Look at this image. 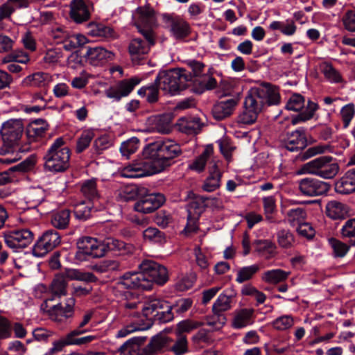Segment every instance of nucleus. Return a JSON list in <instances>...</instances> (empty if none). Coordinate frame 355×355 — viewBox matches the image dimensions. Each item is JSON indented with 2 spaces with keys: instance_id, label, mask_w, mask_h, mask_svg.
Returning a JSON list of instances; mask_svg holds the SVG:
<instances>
[{
  "instance_id": "nucleus-1",
  "label": "nucleus",
  "mask_w": 355,
  "mask_h": 355,
  "mask_svg": "<svg viewBox=\"0 0 355 355\" xmlns=\"http://www.w3.org/2000/svg\"><path fill=\"white\" fill-rule=\"evenodd\" d=\"M182 153L180 146L172 140L157 141L148 144L143 150L142 158L125 166L121 176L137 178L161 173L174 163Z\"/></svg>"
},
{
  "instance_id": "nucleus-2",
  "label": "nucleus",
  "mask_w": 355,
  "mask_h": 355,
  "mask_svg": "<svg viewBox=\"0 0 355 355\" xmlns=\"http://www.w3.org/2000/svg\"><path fill=\"white\" fill-rule=\"evenodd\" d=\"M280 95L277 87L267 83L253 87L248 93L244 101V110L239 116L240 122L252 124L262 112L265 105H278Z\"/></svg>"
},
{
  "instance_id": "nucleus-3",
  "label": "nucleus",
  "mask_w": 355,
  "mask_h": 355,
  "mask_svg": "<svg viewBox=\"0 0 355 355\" xmlns=\"http://www.w3.org/2000/svg\"><path fill=\"white\" fill-rule=\"evenodd\" d=\"M76 244L78 251L75 254V259L79 261L85 260L87 256L92 258H101L104 257L108 251L121 250L125 246L123 241L113 238L100 241L90 236L80 238Z\"/></svg>"
},
{
  "instance_id": "nucleus-4",
  "label": "nucleus",
  "mask_w": 355,
  "mask_h": 355,
  "mask_svg": "<svg viewBox=\"0 0 355 355\" xmlns=\"http://www.w3.org/2000/svg\"><path fill=\"white\" fill-rule=\"evenodd\" d=\"M44 159L45 169L51 172H63L69 167L70 150L62 137H58L51 145Z\"/></svg>"
},
{
  "instance_id": "nucleus-5",
  "label": "nucleus",
  "mask_w": 355,
  "mask_h": 355,
  "mask_svg": "<svg viewBox=\"0 0 355 355\" xmlns=\"http://www.w3.org/2000/svg\"><path fill=\"white\" fill-rule=\"evenodd\" d=\"M191 74L185 69H172L160 71L155 79L159 89L171 95L187 88V83L192 81Z\"/></svg>"
},
{
  "instance_id": "nucleus-6",
  "label": "nucleus",
  "mask_w": 355,
  "mask_h": 355,
  "mask_svg": "<svg viewBox=\"0 0 355 355\" xmlns=\"http://www.w3.org/2000/svg\"><path fill=\"white\" fill-rule=\"evenodd\" d=\"M23 130V124L20 120L12 119L3 123L0 130L3 141V146L1 148L2 154H9L13 151L26 152L28 150L29 147L22 148L19 145Z\"/></svg>"
},
{
  "instance_id": "nucleus-7",
  "label": "nucleus",
  "mask_w": 355,
  "mask_h": 355,
  "mask_svg": "<svg viewBox=\"0 0 355 355\" xmlns=\"http://www.w3.org/2000/svg\"><path fill=\"white\" fill-rule=\"evenodd\" d=\"M145 40L132 39L128 45V53L134 64H140L147 58L150 49L155 44V33L150 31H140Z\"/></svg>"
},
{
  "instance_id": "nucleus-8",
  "label": "nucleus",
  "mask_w": 355,
  "mask_h": 355,
  "mask_svg": "<svg viewBox=\"0 0 355 355\" xmlns=\"http://www.w3.org/2000/svg\"><path fill=\"white\" fill-rule=\"evenodd\" d=\"M173 306L166 301L158 298L148 300L142 307V312L146 318L155 317L160 322H168L173 320Z\"/></svg>"
},
{
  "instance_id": "nucleus-9",
  "label": "nucleus",
  "mask_w": 355,
  "mask_h": 355,
  "mask_svg": "<svg viewBox=\"0 0 355 355\" xmlns=\"http://www.w3.org/2000/svg\"><path fill=\"white\" fill-rule=\"evenodd\" d=\"M145 279L148 281L150 290L153 284L164 285L168 279V270L166 267L152 260H144L139 266Z\"/></svg>"
},
{
  "instance_id": "nucleus-10",
  "label": "nucleus",
  "mask_w": 355,
  "mask_h": 355,
  "mask_svg": "<svg viewBox=\"0 0 355 355\" xmlns=\"http://www.w3.org/2000/svg\"><path fill=\"white\" fill-rule=\"evenodd\" d=\"M61 238L59 233L54 230L44 232L38 239L33 248V254L37 257H42L60 244Z\"/></svg>"
},
{
  "instance_id": "nucleus-11",
  "label": "nucleus",
  "mask_w": 355,
  "mask_h": 355,
  "mask_svg": "<svg viewBox=\"0 0 355 355\" xmlns=\"http://www.w3.org/2000/svg\"><path fill=\"white\" fill-rule=\"evenodd\" d=\"M163 21L167 24L171 35L178 41H183L191 33L190 24L180 16L162 15Z\"/></svg>"
},
{
  "instance_id": "nucleus-12",
  "label": "nucleus",
  "mask_w": 355,
  "mask_h": 355,
  "mask_svg": "<svg viewBox=\"0 0 355 355\" xmlns=\"http://www.w3.org/2000/svg\"><path fill=\"white\" fill-rule=\"evenodd\" d=\"M33 236L28 229L17 230L5 233L4 241L10 248H24L32 243Z\"/></svg>"
},
{
  "instance_id": "nucleus-13",
  "label": "nucleus",
  "mask_w": 355,
  "mask_h": 355,
  "mask_svg": "<svg viewBox=\"0 0 355 355\" xmlns=\"http://www.w3.org/2000/svg\"><path fill=\"white\" fill-rule=\"evenodd\" d=\"M135 24L139 33L144 31L154 33L153 28L157 26L154 10L150 7H139L135 14Z\"/></svg>"
},
{
  "instance_id": "nucleus-14",
  "label": "nucleus",
  "mask_w": 355,
  "mask_h": 355,
  "mask_svg": "<svg viewBox=\"0 0 355 355\" xmlns=\"http://www.w3.org/2000/svg\"><path fill=\"white\" fill-rule=\"evenodd\" d=\"M298 189L303 196L312 197L326 193L329 189V185L315 178H306L299 181Z\"/></svg>"
},
{
  "instance_id": "nucleus-15",
  "label": "nucleus",
  "mask_w": 355,
  "mask_h": 355,
  "mask_svg": "<svg viewBox=\"0 0 355 355\" xmlns=\"http://www.w3.org/2000/svg\"><path fill=\"white\" fill-rule=\"evenodd\" d=\"M165 202V197L159 193L147 194L139 198L134 205L136 211L142 214L152 213Z\"/></svg>"
},
{
  "instance_id": "nucleus-16",
  "label": "nucleus",
  "mask_w": 355,
  "mask_h": 355,
  "mask_svg": "<svg viewBox=\"0 0 355 355\" xmlns=\"http://www.w3.org/2000/svg\"><path fill=\"white\" fill-rule=\"evenodd\" d=\"M140 82L141 79L138 77H132L129 79L120 80L116 85L106 90V96L108 98L120 101L122 98L128 96Z\"/></svg>"
},
{
  "instance_id": "nucleus-17",
  "label": "nucleus",
  "mask_w": 355,
  "mask_h": 355,
  "mask_svg": "<svg viewBox=\"0 0 355 355\" xmlns=\"http://www.w3.org/2000/svg\"><path fill=\"white\" fill-rule=\"evenodd\" d=\"M144 275L141 270L139 272H126L117 282V287L118 288L150 290L149 282Z\"/></svg>"
},
{
  "instance_id": "nucleus-18",
  "label": "nucleus",
  "mask_w": 355,
  "mask_h": 355,
  "mask_svg": "<svg viewBox=\"0 0 355 355\" xmlns=\"http://www.w3.org/2000/svg\"><path fill=\"white\" fill-rule=\"evenodd\" d=\"M76 300L74 297H69L64 304L58 303L51 306L49 311V318L58 322H64L74 315V306Z\"/></svg>"
},
{
  "instance_id": "nucleus-19",
  "label": "nucleus",
  "mask_w": 355,
  "mask_h": 355,
  "mask_svg": "<svg viewBox=\"0 0 355 355\" xmlns=\"http://www.w3.org/2000/svg\"><path fill=\"white\" fill-rule=\"evenodd\" d=\"M172 340L164 334H158L150 338L148 344L141 349V355H157L168 349Z\"/></svg>"
},
{
  "instance_id": "nucleus-20",
  "label": "nucleus",
  "mask_w": 355,
  "mask_h": 355,
  "mask_svg": "<svg viewBox=\"0 0 355 355\" xmlns=\"http://www.w3.org/2000/svg\"><path fill=\"white\" fill-rule=\"evenodd\" d=\"M208 172L209 175L204 182L202 189L207 192H212L220 187L223 175L222 171L218 168L217 162L214 159L209 162Z\"/></svg>"
},
{
  "instance_id": "nucleus-21",
  "label": "nucleus",
  "mask_w": 355,
  "mask_h": 355,
  "mask_svg": "<svg viewBox=\"0 0 355 355\" xmlns=\"http://www.w3.org/2000/svg\"><path fill=\"white\" fill-rule=\"evenodd\" d=\"M87 61L94 66L103 65L114 57V53L103 47L89 48L85 55Z\"/></svg>"
},
{
  "instance_id": "nucleus-22",
  "label": "nucleus",
  "mask_w": 355,
  "mask_h": 355,
  "mask_svg": "<svg viewBox=\"0 0 355 355\" xmlns=\"http://www.w3.org/2000/svg\"><path fill=\"white\" fill-rule=\"evenodd\" d=\"M236 293L232 288L225 290L219 295L212 306V311L214 315H223L222 313L232 308V301L235 297Z\"/></svg>"
},
{
  "instance_id": "nucleus-23",
  "label": "nucleus",
  "mask_w": 355,
  "mask_h": 355,
  "mask_svg": "<svg viewBox=\"0 0 355 355\" xmlns=\"http://www.w3.org/2000/svg\"><path fill=\"white\" fill-rule=\"evenodd\" d=\"M70 17L76 23L87 21L90 17L88 6L83 0H73L70 3Z\"/></svg>"
},
{
  "instance_id": "nucleus-24",
  "label": "nucleus",
  "mask_w": 355,
  "mask_h": 355,
  "mask_svg": "<svg viewBox=\"0 0 355 355\" xmlns=\"http://www.w3.org/2000/svg\"><path fill=\"white\" fill-rule=\"evenodd\" d=\"M284 146L290 151H296L304 148L306 146L304 130L298 129L288 133L285 139Z\"/></svg>"
},
{
  "instance_id": "nucleus-25",
  "label": "nucleus",
  "mask_w": 355,
  "mask_h": 355,
  "mask_svg": "<svg viewBox=\"0 0 355 355\" xmlns=\"http://www.w3.org/2000/svg\"><path fill=\"white\" fill-rule=\"evenodd\" d=\"M335 190L341 194L355 192V168L349 169L335 184Z\"/></svg>"
},
{
  "instance_id": "nucleus-26",
  "label": "nucleus",
  "mask_w": 355,
  "mask_h": 355,
  "mask_svg": "<svg viewBox=\"0 0 355 355\" xmlns=\"http://www.w3.org/2000/svg\"><path fill=\"white\" fill-rule=\"evenodd\" d=\"M237 104L234 98H229L216 103L212 108L213 116L217 120H223L230 116Z\"/></svg>"
},
{
  "instance_id": "nucleus-27",
  "label": "nucleus",
  "mask_w": 355,
  "mask_h": 355,
  "mask_svg": "<svg viewBox=\"0 0 355 355\" xmlns=\"http://www.w3.org/2000/svg\"><path fill=\"white\" fill-rule=\"evenodd\" d=\"M254 318V309H241L234 312L232 326L235 329H241L253 324Z\"/></svg>"
},
{
  "instance_id": "nucleus-28",
  "label": "nucleus",
  "mask_w": 355,
  "mask_h": 355,
  "mask_svg": "<svg viewBox=\"0 0 355 355\" xmlns=\"http://www.w3.org/2000/svg\"><path fill=\"white\" fill-rule=\"evenodd\" d=\"M48 124L43 119L35 120L31 123L26 128V135L30 141H35L44 136L48 129Z\"/></svg>"
},
{
  "instance_id": "nucleus-29",
  "label": "nucleus",
  "mask_w": 355,
  "mask_h": 355,
  "mask_svg": "<svg viewBox=\"0 0 355 355\" xmlns=\"http://www.w3.org/2000/svg\"><path fill=\"white\" fill-rule=\"evenodd\" d=\"M88 33L92 37H100L108 40L116 37L112 28L101 23H89L88 25Z\"/></svg>"
},
{
  "instance_id": "nucleus-30",
  "label": "nucleus",
  "mask_w": 355,
  "mask_h": 355,
  "mask_svg": "<svg viewBox=\"0 0 355 355\" xmlns=\"http://www.w3.org/2000/svg\"><path fill=\"white\" fill-rule=\"evenodd\" d=\"M326 213L332 219H343L347 215L348 209L346 205L337 200H331L326 205Z\"/></svg>"
},
{
  "instance_id": "nucleus-31",
  "label": "nucleus",
  "mask_w": 355,
  "mask_h": 355,
  "mask_svg": "<svg viewBox=\"0 0 355 355\" xmlns=\"http://www.w3.org/2000/svg\"><path fill=\"white\" fill-rule=\"evenodd\" d=\"M319 69L324 78L331 83H340L343 82V77L338 70L333 64L327 61L319 64Z\"/></svg>"
},
{
  "instance_id": "nucleus-32",
  "label": "nucleus",
  "mask_w": 355,
  "mask_h": 355,
  "mask_svg": "<svg viewBox=\"0 0 355 355\" xmlns=\"http://www.w3.org/2000/svg\"><path fill=\"white\" fill-rule=\"evenodd\" d=\"M146 340L144 337H135L126 341L119 348L120 355H141V349H139Z\"/></svg>"
},
{
  "instance_id": "nucleus-33",
  "label": "nucleus",
  "mask_w": 355,
  "mask_h": 355,
  "mask_svg": "<svg viewBox=\"0 0 355 355\" xmlns=\"http://www.w3.org/2000/svg\"><path fill=\"white\" fill-rule=\"evenodd\" d=\"M255 250L265 259H270L273 257L275 254L276 245L270 240L260 239L254 242Z\"/></svg>"
},
{
  "instance_id": "nucleus-34",
  "label": "nucleus",
  "mask_w": 355,
  "mask_h": 355,
  "mask_svg": "<svg viewBox=\"0 0 355 355\" xmlns=\"http://www.w3.org/2000/svg\"><path fill=\"white\" fill-rule=\"evenodd\" d=\"M202 123L198 117H188L180 119V130L186 134H197L202 128Z\"/></svg>"
},
{
  "instance_id": "nucleus-35",
  "label": "nucleus",
  "mask_w": 355,
  "mask_h": 355,
  "mask_svg": "<svg viewBox=\"0 0 355 355\" xmlns=\"http://www.w3.org/2000/svg\"><path fill=\"white\" fill-rule=\"evenodd\" d=\"M51 82V76L44 72H37L27 76L23 84L28 87H44Z\"/></svg>"
},
{
  "instance_id": "nucleus-36",
  "label": "nucleus",
  "mask_w": 355,
  "mask_h": 355,
  "mask_svg": "<svg viewBox=\"0 0 355 355\" xmlns=\"http://www.w3.org/2000/svg\"><path fill=\"white\" fill-rule=\"evenodd\" d=\"M213 153L212 145H207L202 154L189 165V168L198 173L203 171L206 163L211 158Z\"/></svg>"
},
{
  "instance_id": "nucleus-37",
  "label": "nucleus",
  "mask_w": 355,
  "mask_h": 355,
  "mask_svg": "<svg viewBox=\"0 0 355 355\" xmlns=\"http://www.w3.org/2000/svg\"><path fill=\"white\" fill-rule=\"evenodd\" d=\"M209 198L202 196H196L192 198L187 205L189 215H193L200 217L205 211L207 206L206 201Z\"/></svg>"
},
{
  "instance_id": "nucleus-38",
  "label": "nucleus",
  "mask_w": 355,
  "mask_h": 355,
  "mask_svg": "<svg viewBox=\"0 0 355 355\" xmlns=\"http://www.w3.org/2000/svg\"><path fill=\"white\" fill-rule=\"evenodd\" d=\"M70 218L71 212L69 209H61L52 214L51 222L54 227L64 230L68 227Z\"/></svg>"
},
{
  "instance_id": "nucleus-39",
  "label": "nucleus",
  "mask_w": 355,
  "mask_h": 355,
  "mask_svg": "<svg viewBox=\"0 0 355 355\" xmlns=\"http://www.w3.org/2000/svg\"><path fill=\"white\" fill-rule=\"evenodd\" d=\"M63 275L65 279L67 278L70 280H78L87 283L98 281V278L92 272H83L78 269H67Z\"/></svg>"
},
{
  "instance_id": "nucleus-40",
  "label": "nucleus",
  "mask_w": 355,
  "mask_h": 355,
  "mask_svg": "<svg viewBox=\"0 0 355 355\" xmlns=\"http://www.w3.org/2000/svg\"><path fill=\"white\" fill-rule=\"evenodd\" d=\"M291 272L282 269L267 270L262 275V280L268 284H277L285 281Z\"/></svg>"
},
{
  "instance_id": "nucleus-41",
  "label": "nucleus",
  "mask_w": 355,
  "mask_h": 355,
  "mask_svg": "<svg viewBox=\"0 0 355 355\" xmlns=\"http://www.w3.org/2000/svg\"><path fill=\"white\" fill-rule=\"evenodd\" d=\"M338 171L339 166L336 160L331 156H325L320 177L324 179H331L336 175Z\"/></svg>"
},
{
  "instance_id": "nucleus-42",
  "label": "nucleus",
  "mask_w": 355,
  "mask_h": 355,
  "mask_svg": "<svg viewBox=\"0 0 355 355\" xmlns=\"http://www.w3.org/2000/svg\"><path fill=\"white\" fill-rule=\"evenodd\" d=\"M324 158L325 156H320L303 164L299 171V173L320 176Z\"/></svg>"
},
{
  "instance_id": "nucleus-43",
  "label": "nucleus",
  "mask_w": 355,
  "mask_h": 355,
  "mask_svg": "<svg viewBox=\"0 0 355 355\" xmlns=\"http://www.w3.org/2000/svg\"><path fill=\"white\" fill-rule=\"evenodd\" d=\"M172 117L170 114L157 116L154 119L153 129L162 134H168L171 131Z\"/></svg>"
},
{
  "instance_id": "nucleus-44",
  "label": "nucleus",
  "mask_w": 355,
  "mask_h": 355,
  "mask_svg": "<svg viewBox=\"0 0 355 355\" xmlns=\"http://www.w3.org/2000/svg\"><path fill=\"white\" fill-rule=\"evenodd\" d=\"M80 191L82 194L90 201L98 199L99 194L96 187V180L91 179L82 183Z\"/></svg>"
},
{
  "instance_id": "nucleus-45",
  "label": "nucleus",
  "mask_w": 355,
  "mask_h": 355,
  "mask_svg": "<svg viewBox=\"0 0 355 355\" xmlns=\"http://www.w3.org/2000/svg\"><path fill=\"white\" fill-rule=\"evenodd\" d=\"M260 269L261 266L258 263L241 268L237 271L236 282L241 284L250 280Z\"/></svg>"
},
{
  "instance_id": "nucleus-46",
  "label": "nucleus",
  "mask_w": 355,
  "mask_h": 355,
  "mask_svg": "<svg viewBox=\"0 0 355 355\" xmlns=\"http://www.w3.org/2000/svg\"><path fill=\"white\" fill-rule=\"evenodd\" d=\"M67 282L63 275H58L51 285V292L53 296L60 297L67 295Z\"/></svg>"
},
{
  "instance_id": "nucleus-47",
  "label": "nucleus",
  "mask_w": 355,
  "mask_h": 355,
  "mask_svg": "<svg viewBox=\"0 0 355 355\" xmlns=\"http://www.w3.org/2000/svg\"><path fill=\"white\" fill-rule=\"evenodd\" d=\"M318 109V105L317 103L309 101L306 109L292 119V123L295 125L311 119Z\"/></svg>"
},
{
  "instance_id": "nucleus-48",
  "label": "nucleus",
  "mask_w": 355,
  "mask_h": 355,
  "mask_svg": "<svg viewBox=\"0 0 355 355\" xmlns=\"http://www.w3.org/2000/svg\"><path fill=\"white\" fill-rule=\"evenodd\" d=\"M92 270L98 273H106L120 270L119 261L105 259L92 266Z\"/></svg>"
},
{
  "instance_id": "nucleus-49",
  "label": "nucleus",
  "mask_w": 355,
  "mask_h": 355,
  "mask_svg": "<svg viewBox=\"0 0 355 355\" xmlns=\"http://www.w3.org/2000/svg\"><path fill=\"white\" fill-rule=\"evenodd\" d=\"M306 216V210L302 207L291 209L286 212V218L288 223L293 226L299 225L302 223Z\"/></svg>"
},
{
  "instance_id": "nucleus-50",
  "label": "nucleus",
  "mask_w": 355,
  "mask_h": 355,
  "mask_svg": "<svg viewBox=\"0 0 355 355\" xmlns=\"http://www.w3.org/2000/svg\"><path fill=\"white\" fill-rule=\"evenodd\" d=\"M143 236L146 241L155 243L166 242L165 234L156 227H148L143 232Z\"/></svg>"
},
{
  "instance_id": "nucleus-51",
  "label": "nucleus",
  "mask_w": 355,
  "mask_h": 355,
  "mask_svg": "<svg viewBox=\"0 0 355 355\" xmlns=\"http://www.w3.org/2000/svg\"><path fill=\"white\" fill-rule=\"evenodd\" d=\"M94 137V134L93 131L90 130L83 131L80 137L77 139L76 152L80 153L87 149L89 146Z\"/></svg>"
},
{
  "instance_id": "nucleus-52",
  "label": "nucleus",
  "mask_w": 355,
  "mask_h": 355,
  "mask_svg": "<svg viewBox=\"0 0 355 355\" xmlns=\"http://www.w3.org/2000/svg\"><path fill=\"white\" fill-rule=\"evenodd\" d=\"M340 115L343 128H348L355 115V105L353 103L345 105L341 108Z\"/></svg>"
},
{
  "instance_id": "nucleus-53",
  "label": "nucleus",
  "mask_w": 355,
  "mask_h": 355,
  "mask_svg": "<svg viewBox=\"0 0 355 355\" xmlns=\"http://www.w3.org/2000/svg\"><path fill=\"white\" fill-rule=\"evenodd\" d=\"M170 350L175 355H183L188 352V342L186 336L178 334L174 345Z\"/></svg>"
},
{
  "instance_id": "nucleus-54",
  "label": "nucleus",
  "mask_w": 355,
  "mask_h": 355,
  "mask_svg": "<svg viewBox=\"0 0 355 355\" xmlns=\"http://www.w3.org/2000/svg\"><path fill=\"white\" fill-rule=\"evenodd\" d=\"M139 146V139L134 137L121 144L120 151L123 156L129 157L137 150Z\"/></svg>"
},
{
  "instance_id": "nucleus-55",
  "label": "nucleus",
  "mask_w": 355,
  "mask_h": 355,
  "mask_svg": "<svg viewBox=\"0 0 355 355\" xmlns=\"http://www.w3.org/2000/svg\"><path fill=\"white\" fill-rule=\"evenodd\" d=\"M145 305L141 304L137 298H133L131 300H126L125 302L121 304V306L125 310V314L132 317H139V312L137 311L141 306L142 307Z\"/></svg>"
},
{
  "instance_id": "nucleus-56",
  "label": "nucleus",
  "mask_w": 355,
  "mask_h": 355,
  "mask_svg": "<svg viewBox=\"0 0 355 355\" xmlns=\"http://www.w3.org/2000/svg\"><path fill=\"white\" fill-rule=\"evenodd\" d=\"M294 324V320L291 315H285L276 318L272 322L273 328L278 331H285Z\"/></svg>"
},
{
  "instance_id": "nucleus-57",
  "label": "nucleus",
  "mask_w": 355,
  "mask_h": 355,
  "mask_svg": "<svg viewBox=\"0 0 355 355\" xmlns=\"http://www.w3.org/2000/svg\"><path fill=\"white\" fill-rule=\"evenodd\" d=\"M304 97L297 94L292 95L288 101L286 108L293 112H300L304 107Z\"/></svg>"
},
{
  "instance_id": "nucleus-58",
  "label": "nucleus",
  "mask_w": 355,
  "mask_h": 355,
  "mask_svg": "<svg viewBox=\"0 0 355 355\" xmlns=\"http://www.w3.org/2000/svg\"><path fill=\"white\" fill-rule=\"evenodd\" d=\"M329 243L336 257H343L349 250V247L347 244L334 238L329 239Z\"/></svg>"
},
{
  "instance_id": "nucleus-59",
  "label": "nucleus",
  "mask_w": 355,
  "mask_h": 355,
  "mask_svg": "<svg viewBox=\"0 0 355 355\" xmlns=\"http://www.w3.org/2000/svg\"><path fill=\"white\" fill-rule=\"evenodd\" d=\"M89 330H73L71 332H77L71 338V343L73 345H83L89 343L95 340L97 337L96 336H87L81 338H78V336L89 332Z\"/></svg>"
},
{
  "instance_id": "nucleus-60",
  "label": "nucleus",
  "mask_w": 355,
  "mask_h": 355,
  "mask_svg": "<svg viewBox=\"0 0 355 355\" xmlns=\"http://www.w3.org/2000/svg\"><path fill=\"white\" fill-rule=\"evenodd\" d=\"M219 148L221 153L225 159L230 162L232 161V152L235 150V146L227 138H223L218 141Z\"/></svg>"
},
{
  "instance_id": "nucleus-61",
  "label": "nucleus",
  "mask_w": 355,
  "mask_h": 355,
  "mask_svg": "<svg viewBox=\"0 0 355 355\" xmlns=\"http://www.w3.org/2000/svg\"><path fill=\"white\" fill-rule=\"evenodd\" d=\"M294 242L293 234L288 230H282L277 233V243L283 248H289Z\"/></svg>"
},
{
  "instance_id": "nucleus-62",
  "label": "nucleus",
  "mask_w": 355,
  "mask_h": 355,
  "mask_svg": "<svg viewBox=\"0 0 355 355\" xmlns=\"http://www.w3.org/2000/svg\"><path fill=\"white\" fill-rule=\"evenodd\" d=\"M35 164V159L31 156L22 161L21 162L10 167L8 170L10 172L24 173L32 169Z\"/></svg>"
},
{
  "instance_id": "nucleus-63",
  "label": "nucleus",
  "mask_w": 355,
  "mask_h": 355,
  "mask_svg": "<svg viewBox=\"0 0 355 355\" xmlns=\"http://www.w3.org/2000/svg\"><path fill=\"white\" fill-rule=\"evenodd\" d=\"M77 332H69L64 338L53 342V347L49 350L50 353L54 354L62 351L67 345H73L72 343H71V338Z\"/></svg>"
},
{
  "instance_id": "nucleus-64",
  "label": "nucleus",
  "mask_w": 355,
  "mask_h": 355,
  "mask_svg": "<svg viewBox=\"0 0 355 355\" xmlns=\"http://www.w3.org/2000/svg\"><path fill=\"white\" fill-rule=\"evenodd\" d=\"M342 21L348 31L355 32V11H347L342 19Z\"/></svg>"
}]
</instances>
